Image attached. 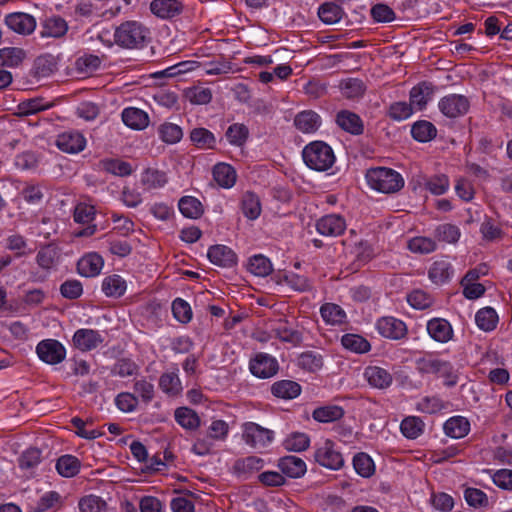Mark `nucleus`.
Here are the masks:
<instances>
[{
    "label": "nucleus",
    "mask_w": 512,
    "mask_h": 512,
    "mask_svg": "<svg viewBox=\"0 0 512 512\" xmlns=\"http://www.w3.org/2000/svg\"><path fill=\"white\" fill-rule=\"evenodd\" d=\"M113 37L123 49H142L150 41V30L139 21L128 20L115 27Z\"/></svg>",
    "instance_id": "f257e3e1"
},
{
    "label": "nucleus",
    "mask_w": 512,
    "mask_h": 512,
    "mask_svg": "<svg viewBox=\"0 0 512 512\" xmlns=\"http://www.w3.org/2000/svg\"><path fill=\"white\" fill-rule=\"evenodd\" d=\"M302 158L307 167L323 172L329 170L335 163L333 149L324 141H312L302 150Z\"/></svg>",
    "instance_id": "f03ea898"
},
{
    "label": "nucleus",
    "mask_w": 512,
    "mask_h": 512,
    "mask_svg": "<svg viewBox=\"0 0 512 512\" xmlns=\"http://www.w3.org/2000/svg\"><path fill=\"white\" fill-rule=\"evenodd\" d=\"M366 179L370 188L378 192H399L404 186L401 174L386 167L369 169Z\"/></svg>",
    "instance_id": "7ed1b4c3"
},
{
    "label": "nucleus",
    "mask_w": 512,
    "mask_h": 512,
    "mask_svg": "<svg viewBox=\"0 0 512 512\" xmlns=\"http://www.w3.org/2000/svg\"><path fill=\"white\" fill-rule=\"evenodd\" d=\"M419 372L426 374H436L445 379L444 384L448 387L457 384L458 376L453 366L447 362L435 358H421L417 361Z\"/></svg>",
    "instance_id": "20e7f679"
},
{
    "label": "nucleus",
    "mask_w": 512,
    "mask_h": 512,
    "mask_svg": "<svg viewBox=\"0 0 512 512\" xmlns=\"http://www.w3.org/2000/svg\"><path fill=\"white\" fill-rule=\"evenodd\" d=\"M315 461L331 470H338L344 465V458L340 451L335 448L333 441L326 439L320 444L314 453Z\"/></svg>",
    "instance_id": "39448f33"
},
{
    "label": "nucleus",
    "mask_w": 512,
    "mask_h": 512,
    "mask_svg": "<svg viewBox=\"0 0 512 512\" xmlns=\"http://www.w3.org/2000/svg\"><path fill=\"white\" fill-rule=\"evenodd\" d=\"M242 437L246 444L253 448L260 449L272 442L274 432L256 423L247 422L243 425Z\"/></svg>",
    "instance_id": "423d86ee"
},
{
    "label": "nucleus",
    "mask_w": 512,
    "mask_h": 512,
    "mask_svg": "<svg viewBox=\"0 0 512 512\" xmlns=\"http://www.w3.org/2000/svg\"><path fill=\"white\" fill-rule=\"evenodd\" d=\"M36 352L43 362L51 365L61 363L66 356L64 346L54 339H46L39 342Z\"/></svg>",
    "instance_id": "0eeeda50"
},
{
    "label": "nucleus",
    "mask_w": 512,
    "mask_h": 512,
    "mask_svg": "<svg viewBox=\"0 0 512 512\" xmlns=\"http://www.w3.org/2000/svg\"><path fill=\"white\" fill-rule=\"evenodd\" d=\"M438 106L446 117L457 118L468 112L470 102L464 95L450 94L443 97Z\"/></svg>",
    "instance_id": "6e6552de"
},
{
    "label": "nucleus",
    "mask_w": 512,
    "mask_h": 512,
    "mask_svg": "<svg viewBox=\"0 0 512 512\" xmlns=\"http://www.w3.org/2000/svg\"><path fill=\"white\" fill-rule=\"evenodd\" d=\"M251 373L258 378H270L279 369L277 360L269 354L258 353L249 365Z\"/></svg>",
    "instance_id": "1a4fd4ad"
},
{
    "label": "nucleus",
    "mask_w": 512,
    "mask_h": 512,
    "mask_svg": "<svg viewBox=\"0 0 512 512\" xmlns=\"http://www.w3.org/2000/svg\"><path fill=\"white\" fill-rule=\"evenodd\" d=\"M149 9L157 18L170 20L183 13L184 4L181 0H152Z\"/></svg>",
    "instance_id": "9d476101"
},
{
    "label": "nucleus",
    "mask_w": 512,
    "mask_h": 512,
    "mask_svg": "<svg viewBox=\"0 0 512 512\" xmlns=\"http://www.w3.org/2000/svg\"><path fill=\"white\" fill-rule=\"evenodd\" d=\"M410 184L413 190L424 188L428 192H445L449 188V180L446 175H435L430 178L417 175L413 177Z\"/></svg>",
    "instance_id": "9b49d317"
},
{
    "label": "nucleus",
    "mask_w": 512,
    "mask_h": 512,
    "mask_svg": "<svg viewBox=\"0 0 512 512\" xmlns=\"http://www.w3.org/2000/svg\"><path fill=\"white\" fill-rule=\"evenodd\" d=\"M317 231L324 236L336 237L346 229L345 220L335 214L326 215L316 222Z\"/></svg>",
    "instance_id": "f8f14e48"
},
{
    "label": "nucleus",
    "mask_w": 512,
    "mask_h": 512,
    "mask_svg": "<svg viewBox=\"0 0 512 512\" xmlns=\"http://www.w3.org/2000/svg\"><path fill=\"white\" fill-rule=\"evenodd\" d=\"M5 23L14 32L24 35L32 33L36 28L35 18L22 12L7 15Z\"/></svg>",
    "instance_id": "ddd939ff"
},
{
    "label": "nucleus",
    "mask_w": 512,
    "mask_h": 512,
    "mask_svg": "<svg viewBox=\"0 0 512 512\" xmlns=\"http://www.w3.org/2000/svg\"><path fill=\"white\" fill-rule=\"evenodd\" d=\"M103 342L101 334L92 329H79L73 336L74 346L81 351H90Z\"/></svg>",
    "instance_id": "4468645a"
},
{
    "label": "nucleus",
    "mask_w": 512,
    "mask_h": 512,
    "mask_svg": "<svg viewBox=\"0 0 512 512\" xmlns=\"http://www.w3.org/2000/svg\"><path fill=\"white\" fill-rule=\"evenodd\" d=\"M85 144V138L77 131L63 132L56 139L57 147L67 153H78L85 148Z\"/></svg>",
    "instance_id": "2eb2a0df"
},
{
    "label": "nucleus",
    "mask_w": 512,
    "mask_h": 512,
    "mask_svg": "<svg viewBox=\"0 0 512 512\" xmlns=\"http://www.w3.org/2000/svg\"><path fill=\"white\" fill-rule=\"evenodd\" d=\"M336 123L344 131L352 135H361L364 124L359 115L349 110L339 111L336 115Z\"/></svg>",
    "instance_id": "dca6fc26"
},
{
    "label": "nucleus",
    "mask_w": 512,
    "mask_h": 512,
    "mask_svg": "<svg viewBox=\"0 0 512 512\" xmlns=\"http://www.w3.org/2000/svg\"><path fill=\"white\" fill-rule=\"evenodd\" d=\"M209 260L220 267H232L237 263L235 252L225 245H214L208 250Z\"/></svg>",
    "instance_id": "f3484780"
},
{
    "label": "nucleus",
    "mask_w": 512,
    "mask_h": 512,
    "mask_svg": "<svg viewBox=\"0 0 512 512\" xmlns=\"http://www.w3.org/2000/svg\"><path fill=\"white\" fill-rule=\"evenodd\" d=\"M377 329L382 336L391 339H401L406 334L405 323L393 317L378 320Z\"/></svg>",
    "instance_id": "a211bd4d"
},
{
    "label": "nucleus",
    "mask_w": 512,
    "mask_h": 512,
    "mask_svg": "<svg viewBox=\"0 0 512 512\" xmlns=\"http://www.w3.org/2000/svg\"><path fill=\"white\" fill-rule=\"evenodd\" d=\"M104 265L103 258L97 253L83 256L77 263V270L85 277H95L100 274Z\"/></svg>",
    "instance_id": "6ab92c4d"
},
{
    "label": "nucleus",
    "mask_w": 512,
    "mask_h": 512,
    "mask_svg": "<svg viewBox=\"0 0 512 512\" xmlns=\"http://www.w3.org/2000/svg\"><path fill=\"white\" fill-rule=\"evenodd\" d=\"M67 30L68 24L65 19L54 15L43 20L40 34L42 37L60 38L67 33Z\"/></svg>",
    "instance_id": "aec40b11"
},
{
    "label": "nucleus",
    "mask_w": 512,
    "mask_h": 512,
    "mask_svg": "<svg viewBox=\"0 0 512 512\" xmlns=\"http://www.w3.org/2000/svg\"><path fill=\"white\" fill-rule=\"evenodd\" d=\"M427 331L435 341L441 343L448 342L453 336L450 323L443 318H434L428 321Z\"/></svg>",
    "instance_id": "412c9836"
},
{
    "label": "nucleus",
    "mask_w": 512,
    "mask_h": 512,
    "mask_svg": "<svg viewBox=\"0 0 512 512\" xmlns=\"http://www.w3.org/2000/svg\"><path fill=\"white\" fill-rule=\"evenodd\" d=\"M294 125L302 133H314L321 126V118L312 110H304L295 116Z\"/></svg>",
    "instance_id": "4be33fe9"
},
{
    "label": "nucleus",
    "mask_w": 512,
    "mask_h": 512,
    "mask_svg": "<svg viewBox=\"0 0 512 512\" xmlns=\"http://www.w3.org/2000/svg\"><path fill=\"white\" fill-rule=\"evenodd\" d=\"M212 173L213 179L220 187L224 189L231 188L235 184L237 179L235 169L227 163L216 164L213 167Z\"/></svg>",
    "instance_id": "5701e85b"
},
{
    "label": "nucleus",
    "mask_w": 512,
    "mask_h": 512,
    "mask_svg": "<svg viewBox=\"0 0 512 512\" xmlns=\"http://www.w3.org/2000/svg\"><path fill=\"white\" fill-rule=\"evenodd\" d=\"M278 467L283 474L291 478H299L306 472L305 462L297 456H285L279 460Z\"/></svg>",
    "instance_id": "b1692460"
},
{
    "label": "nucleus",
    "mask_w": 512,
    "mask_h": 512,
    "mask_svg": "<svg viewBox=\"0 0 512 512\" xmlns=\"http://www.w3.org/2000/svg\"><path fill=\"white\" fill-rule=\"evenodd\" d=\"M272 333L282 342L290 343L294 346L302 342V334L300 331L288 327L287 321L280 319L272 328Z\"/></svg>",
    "instance_id": "393cba45"
},
{
    "label": "nucleus",
    "mask_w": 512,
    "mask_h": 512,
    "mask_svg": "<svg viewBox=\"0 0 512 512\" xmlns=\"http://www.w3.org/2000/svg\"><path fill=\"white\" fill-rule=\"evenodd\" d=\"M364 375L369 384L378 389L388 388L392 383V375L381 367L369 366Z\"/></svg>",
    "instance_id": "a878e982"
},
{
    "label": "nucleus",
    "mask_w": 512,
    "mask_h": 512,
    "mask_svg": "<svg viewBox=\"0 0 512 512\" xmlns=\"http://www.w3.org/2000/svg\"><path fill=\"white\" fill-rule=\"evenodd\" d=\"M122 120L125 125L132 129L142 130L149 124L147 113L138 108L129 107L123 110Z\"/></svg>",
    "instance_id": "bb28decb"
},
{
    "label": "nucleus",
    "mask_w": 512,
    "mask_h": 512,
    "mask_svg": "<svg viewBox=\"0 0 512 512\" xmlns=\"http://www.w3.org/2000/svg\"><path fill=\"white\" fill-rule=\"evenodd\" d=\"M433 94L431 84L427 82L420 83L410 91V104L418 110H422L427 105Z\"/></svg>",
    "instance_id": "cd10ccee"
},
{
    "label": "nucleus",
    "mask_w": 512,
    "mask_h": 512,
    "mask_svg": "<svg viewBox=\"0 0 512 512\" xmlns=\"http://www.w3.org/2000/svg\"><path fill=\"white\" fill-rule=\"evenodd\" d=\"M180 212L184 217L197 219L204 213V206L202 202L196 197L186 195L178 202Z\"/></svg>",
    "instance_id": "c85d7f7f"
},
{
    "label": "nucleus",
    "mask_w": 512,
    "mask_h": 512,
    "mask_svg": "<svg viewBox=\"0 0 512 512\" xmlns=\"http://www.w3.org/2000/svg\"><path fill=\"white\" fill-rule=\"evenodd\" d=\"M470 430L469 421L461 416L448 419L444 424V431L447 436L455 439L463 438Z\"/></svg>",
    "instance_id": "c756f323"
},
{
    "label": "nucleus",
    "mask_w": 512,
    "mask_h": 512,
    "mask_svg": "<svg viewBox=\"0 0 512 512\" xmlns=\"http://www.w3.org/2000/svg\"><path fill=\"white\" fill-rule=\"evenodd\" d=\"M317 14L324 24L332 25L342 19L344 11L335 2H325L319 6Z\"/></svg>",
    "instance_id": "7c9ffc66"
},
{
    "label": "nucleus",
    "mask_w": 512,
    "mask_h": 512,
    "mask_svg": "<svg viewBox=\"0 0 512 512\" xmlns=\"http://www.w3.org/2000/svg\"><path fill=\"white\" fill-rule=\"evenodd\" d=\"M271 392L278 398L293 399L300 394L301 386L292 380H281L272 385Z\"/></svg>",
    "instance_id": "2f4dec72"
},
{
    "label": "nucleus",
    "mask_w": 512,
    "mask_h": 512,
    "mask_svg": "<svg viewBox=\"0 0 512 512\" xmlns=\"http://www.w3.org/2000/svg\"><path fill=\"white\" fill-rule=\"evenodd\" d=\"M342 95L347 99H357L363 96L366 85L358 78L343 79L339 84Z\"/></svg>",
    "instance_id": "473e14b6"
},
{
    "label": "nucleus",
    "mask_w": 512,
    "mask_h": 512,
    "mask_svg": "<svg viewBox=\"0 0 512 512\" xmlns=\"http://www.w3.org/2000/svg\"><path fill=\"white\" fill-rule=\"evenodd\" d=\"M190 140L200 149H214L216 138L214 134L206 128H194L190 132Z\"/></svg>",
    "instance_id": "72a5a7b5"
},
{
    "label": "nucleus",
    "mask_w": 512,
    "mask_h": 512,
    "mask_svg": "<svg viewBox=\"0 0 512 512\" xmlns=\"http://www.w3.org/2000/svg\"><path fill=\"white\" fill-rule=\"evenodd\" d=\"M102 291L108 297H120L126 291V282L117 274L107 276L102 282Z\"/></svg>",
    "instance_id": "f704fd0d"
},
{
    "label": "nucleus",
    "mask_w": 512,
    "mask_h": 512,
    "mask_svg": "<svg viewBox=\"0 0 512 512\" xmlns=\"http://www.w3.org/2000/svg\"><path fill=\"white\" fill-rule=\"evenodd\" d=\"M81 467L79 459L73 455H62L58 458L56 463L57 472L63 477L75 476Z\"/></svg>",
    "instance_id": "c9c22d12"
},
{
    "label": "nucleus",
    "mask_w": 512,
    "mask_h": 512,
    "mask_svg": "<svg viewBox=\"0 0 512 512\" xmlns=\"http://www.w3.org/2000/svg\"><path fill=\"white\" fill-rule=\"evenodd\" d=\"M411 134L419 142H428L436 136L437 129L431 122L420 120L412 125Z\"/></svg>",
    "instance_id": "e433bc0d"
},
{
    "label": "nucleus",
    "mask_w": 512,
    "mask_h": 512,
    "mask_svg": "<svg viewBox=\"0 0 512 512\" xmlns=\"http://www.w3.org/2000/svg\"><path fill=\"white\" fill-rule=\"evenodd\" d=\"M146 189H159L167 183L166 173L154 168H147L141 176Z\"/></svg>",
    "instance_id": "4c0bfd02"
},
{
    "label": "nucleus",
    "mask_w": 512,
    "mask_h": 512,
    "mask_svg": "<svg viewBox=\"0 0 512 512\" xmlns=\"http://www.w3.org/2000/svg\"><path fill=\"white\" fill-rule=\"evenodd\" d=\"M175 419L185 429L195 430L200 425L197 413L188 407H179L175 410Z\"/></svg>",
    "instance_id": "58836bf2"
},
{
    "label": "nucleus",
    "mask_w": 512,
    "mask_h": 512,
    "mask_svg": "<svg viewBox=\"0 0 512 512\" xmlns=\"http://www.w3.org/2000/svg\"><path fill=\"white\" fill-rule=\"evenodd\" d=\"M477 326L484 331H492L498 323V315L491 307L480 309L475 315Z\"/></svg>",
    "instance_id": "ea45409f"
},
{
    "label": "nucleus",
    "mask_w": 512,
    "mask_h": 512,
    "mask_svg": "<svg viewBox=\"0 0 512 512\" xmlns=\"http://www.w3.org/2000/svg\"><path fill=\"white\" fill-rule=\"evenodd\" d=\"M343 415L344 410L342 407L336 405L319 407L312 413L313 419L322 423L339 420Z\"/></svg>",
    "instance_id": "a19ab883"
},
{
    "label": "nucleus",
    "mask_w": 512,
    "mask_h": 512,
    "mask_svg": "<svg viewBox=\"0 0 512 512\" xmlns=\"http://www.w3.org/2000/svg\"><path fill=\"white\" fill-rule=\"evenodd\" d=\"M320 313L324 321L332 325L342 324L346 318L344 310L333 303L322 305Z\"/></svg>",
    "instance_id": "79ce46f5"
},
{
    "label": "nucleus",
    "mask_w": 512,
    "mask_h": 512,
    "mask_svg": "<svg viewBox=\"0 0 512 512\" xmlns=\"http://www.w3.org/2000/svg\"><path fill=\"white\" fill-rule=\"evenodd\" d=\"M185 97L191 104L205 105L211 102L212 91L207 87L193 86L185 90Z\"/></svg>",
    "instance_id": "37998d69"
},
{
    "label": "nucleus",
    "mask_w": 512,
    "mask_h": 512,
    "mask_svg": "<svg viewBox=\"0 0 512 512\" xmlns=\"http://www.w3.org/2000/svg\"><path fill=\"white\" fill-rule=\"evenodd\" d=\"M341 343L344 348L355 353H365L370 350V343L364 337L356 334H345L342 336Z\"/></svg>",
    "instance_id": "c03bdc74"
},
{
    "label": "nucleus",
    "mask_w": 512,
    "mask_h": 512,
    "mask_svg": "<svg viewBox=\"0 0 512 512\" xmlns=\"http://www.w3.org/2000/svg\"><path fill=\"white\" fill-rule=\"evenodd\" d=\"M355 471L362 477L368 478L375 472L373 460L366 453H358L353 458Z\"/></svg>",
    "instance_id": "a18cd8bd"
},
{
    "label": "nucleus",
    "mask_w": 512,
    "mask_h": 512,
    "mask_svg": "<svg viewBox=\"0 0 512 512\" xmlns=\"http://www.w3.org/2000/svg\"><path fill=\"white\" fill-rule=\"evenodd\" d=\"M248 270L255 276L265 277L272 271L270 260L263 255H255L250 258Z\"/></svg>",
    "instance_id": "49530a36"
},
{
    "label": "nucleus",
    "mask_w": 512,
    "mask_h": 512,
    "mask_svg": "<svg viewBox=\"0 0 512 512\" xmlns=\"http://www.w3.org/2000/svg\"><path fill=\"white\" fill-rule=\"evenodd\" d=\"M103 170L117 176H127L132 172V167L128 162L119 159H104L100 162Z\"/></svg>",
    "instance_id": "de8ad7c7"
},
{
    "label": "nucleus",
    "mask_w": 512,
    "mask_h": 512,
    "mask_svg": "<svg viewBox=\"0 0 512 512\" xmlns=\"http://www.w3.org/2000/svg\"><path fill=\"white\" fill-rule=\"evenodd\" d=\"M451 265L444 261H436L429 269V278L436 284H441L450 278Z\"/></svg>",
    "instance_id": "09e8293b"
},
{
    "label": "nucleus",
    "mask_w": 512,
    "mask_h": 512,
    "mask_svg": "<svg viewBox=\"0 0 512 512\" xmlns=\"http://www.w3.org/2000/svg\"><path fill=\"white\" fill-rule=\"evenodd\" d=\"M225 135L230 144L241 146L249 136V129L244 124L235 123L228 127Z\"/></svg>",
    "instance_id": "8fccbe9b"
},
{
    "label": "nucleus",
    "mask_w": 512,
    "mask_h": 512,
    "mask_svg": "<svg viewBox=\"0 0 512 512\" xmlns=\"http://www.w3.org/2000/svg\"><path fill=\"white\" fill-rule=\"evenodd\" d=\"M101 65V59L97 55L85 54L75 61V68L81 74H90Z\"/></svg>",
    "instance_id": "3c124183"
},
{
    "label": "nucleus",
    "mask_w": 512,
    "mask_h": 512,
    "mask_svg": "<svg viewBox=\"0 0 512 512\" xmlns=\"http://www.w3.org/2000/svg\"><path fill=\"white\" fill-rule=\"evenodd\" d=\"M242 212L250 220L260 216L261 203L256 194H245L242 200Z\"/></svg>",
    "instance_id": "603ef678"
},
{
    "label": "nucleus",
    "mask_w": 512,
    "mask_h": 512,
    "mask_svg": "<svg viewBox=\"0 0 512 512\" xmlns=\"http://www.w3.org/2000/svg\"><path fill=\"white\" fill-rule=\"evenodd\" d=\"M423 426L424 424L420 418L412 416L402 421L400 429L405 437L415 439L422 433Z\"/></svg>",
    "instance_id": "864d4df0"
},
{
    "label": "nucleus",
    "mask_w": 512,
    "mask_h": 512,
    "mask_svg": "<svg viewBox=\"0 0 512 512\" xmlns=\"http://www.w3.org/2000/svg\"><path fill=\"white\" fill-rule=\"evenodd\" d=\"M298 365L307 371L315 372L322 367L323 359L320 354L313 351H306L300 354Z\"/></svg>",
    "instance_id": "5fc2aeb1"
},
{
    "label": "nucleus",
    "mask_w": 512,
    "mask_h": 512,
    "mask_svg": "<svg viewBox=\"0 0 512 512\" xmlns=\"http://www.w3.org/2000/svg\"><path fill=\"white\" fill-rule=\"evenodd\" d=\"M279 283H285L294 291L298 292H305L311 289V284L308 278L295 273L284 274Z\"/></svg>",
    "instance_id": "6e6d98bb"
},
{
    "label": "nucleus",
    "mask_w": 512,
    "mask_h": 512,
    "mask_svg": "<svg viewBox=\"0 0 512 512\" xmlns=\"http://www.w3.org/2000/svg\"><path fill=\"white\" fill-rule=\"evenodd\" d=\"M159 386L163 392L170 395H177L182 389L179 377L175 373L163 374L159 379Z\"/></svg>",
    "instance_id": "4d7b16f0"
},
{
    "label": "nucleus",
    "mask_w": 512,
    "mask_h": 512,
    "mask_svg": "<svg viewBox=\"0 0 512 512\" xmlns=\"http://www.w3.org/2000/svg\"><path fill=\"white\" fill-rule=\"evenodd\" d=\"M435 237L443 242L456 243L460 237V230L452 224L439 225L435 230Z\"/></svg>",
    "instance_id": "13d9d810"
},
{
    "label": "nucleus",
    "mask_w": 512,
    "mask_h": 512,
    "mask_svg": "<svg viewBox=\"0 0 512 512\" xmlns=\"http://www.w3.org/2000/svg\"><path fill=\"white\" fill-rule=\"evenodd\" d=\"M51 106L44 103L42 98H32L19 103L18 110L21 115H30L47 110Z\"/></svg>",
    "instance_id": "bf43d9fd"
},
{
    "label": "nucleus",
    "mask_w": 512,
    "mask_h": 512,
    "mask_svg": "<svg viewBox=\"0 0 512 512\" xmlns=\"http://www.w3.org/2000/svg\"><path fill=\"white\" fill-rule=\"evenodd\" d=\"M161 139L169 144L177 143L181 140L183 133L182 129L173 123H164L159 128Z\"/></svg>",
    "instance_id": "052dcab7"
},
{
    "label": "nucleus",
    "mask_w": 512,
    "mask_h": 512,
    "mask_svg": "<svg viewBox=\"0 0 512 512\" xmlns=\"http://www.w3.org/2000/svg\"><path fill=\"white\" fill-rule=\"evenodd\" d=\"M309 443L310 439L305 433L295 432L285 440V447L290 451L301 452L309 447Z\"/></svg>",
    "instance_id": "680f3d73"
},
{
    "label": "nucleus",
    "mask_w": 512,
    "mask_h": 512,
    "mask_svg": "<svg viewBox=\"0 0 512 512\" xmlns=\"http://www.w3.org/2000/svg\"><path fill=\"white\" fill-rule=\"evenodd\" d=\"M408 248L415 253L427 254L436 249V243L431 238L415 237L408 242Z\"/></svg>",
    "instance_id": "e2e57ef3"
},
{
    "label": "nucleus",
    "mask_w": 512,
    "mask_h": 512,
    "mask_svg": "<svg viewBox=\"0 0 512 512\" xmlns=\"http://www.w3.org/2000/svg\"><path fill=\"white\" fill-rule=\"evenodd\" d=\"M172 312L174 317L181 323H188L192 319L190 305L181 298H177L173 301Z\"/></svg>",
    "instance_id": "0e129e2a"
},
{
    "label": "nucleus",
    "mask_w": 512,
    "mask_h": 512,
    "mask_svg": "<svg viewBox=\"0 0 512 512\" xmlns=\"http://www.w3.org/2000/svg\"><path fill=\"white\" fill-rule=\"evenodd\" d=\"M105 506V501L95 495L85 496L79 501V509L81 512H101L105 509Z\"/></svg>",
    "instance_id": "69168bd1"
},
{
    "label": "nucleus",
    "mask_w": 512,
    "mask_h": 512,
    "mask_svg": "<svg viewBox=\"0 0 512 512\" xmlns=\"http://www.w3.org/2000/svg\"><path fill=\"white\" fill-rule=\"evenodd\" d=\"M413 108L410 103L395 102L392 103L388 110V116L395 121L407 119L412 114Z\"/></svg>",
    "instance_id": "338daca9"
},
{
    "label": "nucleus",
    "mask_w": 512,
    "mask_h": 512,
    "mask_svg": "<svg viewBox=\"0 0 512 512\" xmlns=\"http://www.w3.org/2000/svg\"><path fill=\"white\" fill-rule=\"evenodd\" d=\"M96 214L95 207L86 203H79L74 209V220L80 224L90 223Z\"/></svg>",
    "instance_id": "774afa93"
}]
</instances>
